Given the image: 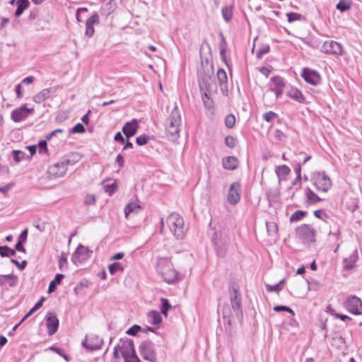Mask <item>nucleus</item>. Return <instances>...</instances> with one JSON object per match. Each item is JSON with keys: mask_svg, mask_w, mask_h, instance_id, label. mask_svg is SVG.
Masks as SVG:
<instances>
[{"mask_svg": "<svg viewBox=\"0 0 362 362\" xmlns=\"http://www.w3.org/2000/svg\"><path fill=\"white\" fill-rule=\"evenodd\" d=\"M156 271L168 284H173L178 279V272L174 269L170 258L158 257Z\"/></svg>", "mask_w": 362, "mask_h": 362, "instance_id": "obj_1", "label": "nucleus"}, {"mask_svg": "<svg viewBox=\"0 0 362 362\" xmlns=\"http://www.w3.org/2000/svg\"><path fill=\"white\" fill-rule=\"evenodd\" d=\"M181 115L177 105H175L167 119L166 136L169 141H175L180 136Z\"/></svg>", "mask_w": 362, "mask_h": 362, "instance_id": "obj_2", "label": "nucleus"}, {"mask_svg": "<svg viewBox=\"0 0 362 362\" xmlns=\"http://www.w3.org/2000/svg\"><path fill=\"white\" fill-rule=\"evenodd\" d=\"M211 240L216 255L220 257H224L227 253L230 242V230L223 228L218 231H215Z\"/></svg>", "mask_w": 362, "mask_h": 362, "instance_id": "obj_3", "label": "nucleus"}, {"mask_svg": "<svg viewBox=\"0 0 362 362\" xmlns=\"http://www.w3.org/2000/svg\"><path fill=\"white\" fill-rule=\"evenodd\" d=\"M166 223L171 233L177 239H182L187 228L184 224V219L177 213H172L166 219Z\"/></svg>", "mask_w": 362, "mask_h": 362, "instance_id": "obj_4", "label": "nucleus"}, {"mask_svg": "<svg viewBox=\"0 0 362 362\" xmlns=\"http://www.w3.org/2000/svg\"><path fill=\"white\" fill-rule=\"evenodd\" d=\"M139 352L141 356L148 362L158 361L154 344L150 340H146L140 344Z\"/></svg>", "mask_w": 362, "mask_h": 362, "instance_id": "obj_5", "label": "nucleus"}, {"mask_svg": "<svg viewBox=\"0 0 362 362\" xmlns=\"http://www.w3.org/2000/svg\"><path fill=\"white\" fill-rule=\"evenodd\" d=\"M230 300L237 320L241 323L243 319L241 294L236 288H233L230 292Z\"/></svg>", "mask_w": 362, "mask_h": 362, "instance_id": "obj_6", "label": "nucleus"}, {"mask_svg": "<svg viewBox=\"0 0 362 362\" xmlns=\"http://www.w3.org/2000/svg\"><path fill=\"white\" fill-rule=\"evenodd\" d=\"M313 185L318 191L327 192L332 187L329 177L325 173H316L311 177Z\"/></svg>", "mask_w": 362, "mask_h": 362, "instance_id": "obj_7", "label": "nucleus"}, {"mask_svg": "<svg viewBox=\"0 0 362 362\" xmlns=\"http://www.w3.org/2000/svg\"><path fill=\"white\" fill-rule=\"evenodd\" d=\"M298 237L308 243L315 242V230L308 224H302L296 229Z\"/></svg>", "mask_w": 362, "mask_h": 362, "instance_id": "obj_8", "label": "nucleus"}, {"mask_svg": "<svg viewBox=\"0 0 362 362\" xmlns=\"http://www.w3.org/2000/svg\"><path fill=\"white\" fill-rule=\"evenodd\" d=\"M92 253V250L80 244L73 253L71 261L76 265L83 263L90 257Z\"/></svg>", "mask_w": 362, "mask_h": 362, "instance_id": "obj_9", "label": "nucleus"}, {"mask_svg": "<svg viewBox=\"0 0 362 362\" xmlns=\"http://www.w3.org/2000/svg\"><path fill=\"white\" fill-rule=\"evenodd\" d=\"M344 308L351 314L361 315L362 313V301L355 296H349L344 303Z\"/></svg>", "mask_w": 362, "mask_h": 362, "instance_id": "obj_10", "label": "nucleus"}, {"mask_svg": "<svg viewBox=\"0 0 362 362\" xmlns=\"http://www.w3.org/2000/svg\"><path fill=\"white\" fill-rule=\"evenodd\" d=\"M199 86L201 91L211 92L217 89L214 77L211 74L206 73H204L199 78Z\"/></svg>", "mask_w": 362, "mask_h": 362, "instance_id": "obj_11", "label": "nucleus"}, {"mask_svg": "<svg viewBox=\"0 0 362 362\" xmlns=\"http://www.w3.org/2000/svg\"><path fill=\"white\" fill-rule=\"evenodd\" d=\"M103 344V339L98 335L90 334L86 337V339L82 342V346L88 350L95 351L100 349Z\"/></svg>", "mask_w": 362, "mask_h": 362, "instance_id": "obj_12", "label": "nucleus"}, {"mask_svg": "<svg viewBox=\"0 0 362 362\" xmlns=\"http://www.w3.org/2000/svg\"><path fill=\"white\" fill-rule=\"evenodd\" d=\"M241 185L239 182H233L228 189L227 201L229 204L235 205L240 202Z\"/></svg>", "mask_w": 362, "mask_h": 362, "instance_id": "obj_13", "label": "nucleus"}, {"mask_svg": "<svg viewBox=\"0 0 362 362\" xmlns=\"http://www.w3.org/2000/svg\"><path fill=\"white\" fill-rule=\"evenodd\" d=\"M322 52L329 54L343 55L342 45L336 41H325L322 46Z\"/></svg>", "mask_w": 362, "mask_h": 362, "instance_id": "obj_14", "label": "nucleus"}, {"mask_svg": "<svg viewBox=\"0 0 362 362\" xmlns=\"http://www.w3.org/2000/svg\"><path fill=\"white\" fill-rule=\"evenodd\" d=\"M34 110L33 108H28L25 104L21 107L13 110L11 117L13 122H19L25 119Z\"/></svg>", "mask_w": 362, "mask_h": 362, "instance_id": "obj_15", "label": "nucleus"}, {"mask_svg": "<svg viewBox=\"0 0 362 362\" xmlns=\"http://www.w3.org/2000/svg\"><path fill=\"white\" fill-rule=\"evenodd\" d=\"M301 76L307 83L313 86H317L321 81L320 74L316 71L308 68H304L303 69Z\"/></svg>", "mask_w": 362, "mask_h": 362, "instance_id": "obj_16", "label": "nucleus"}, {"mask_svg": "<svg viewBox=\"0 0 362 362\" xmlns=\"http://www.w3.org/2000/svg\"><path fill=\"white\" fill-rule=\"evenodd\" d=\"M46 325L47 328V332L49 336L55 334L59 327V320L57 315L52 312H49L46 316Z\"/></svg>", "mask_w": 362, "mask_h": 362, "instance_id": "obj_17", "label": "nucleus"}, {"mask_svg": "<svg viewBox=\"0 0 362 362\" xmlns=\"http://www.w3.org/2000/svg\"><path fill=\"white\" fill-rule=\"evenodd\" d=\"M47 173L50 179L58 178L65 175L66 168L59 160V162L50 165L47 169Z\"/></svg>", "mask_w": 362, "mask_h": 362, "instance_id": "obj_18", "label": "nucleus"}, {"mask_svg": "<svg viewBox=\"0 0 362 362\" xmlns=\"http://www.w3.org/2000/svg\"><path fill=\"white\" fill-rule=\"evenodd\" d=\"M139 128V121L136 119H132L130 122H127L122 127V132L127 139H129L136 134Z\"/></svg>", "mask_w": 362, "mask_h": 362, "instance_id": "obj_19", "label": "nucleus"}, {"mask_svg": "<svg viewBox=\"0 0 362 362\" xmlns=\"http://www.w3.org/2000/svg\"><path fill=\"white\" fill-rule=\"evenodd\" d=\"M100 23V18L98 13H94L86 21V31L85 35L88 37H91L95 33L94 25Z\"/></svg>", "mask_w": 362, "mask_h": 362, "instance_id": "obj_20", "label": "nucleus"}, {"mask_svg": "<svg viewBox=\"0 0 362 362\" xmlns=\"http://www.w3.org/2000/svg\"><path fill=\"white\" fill-rule=\"evenodd\" d=\"M271 81L274 84V87L269 88V90L274 92L276 95V97L279 98L283 93V89L285 87V83L282 77L279 76H276L272 77Z\"/></svg>", "mask_w": 362, "mask_h": 362, "instance_id": "obj_21", "label": "nucleus"}, {"mask_svg": "<svg viewBox=\"0 0 362 362\" xmlns=\"http://www.w3.org/2000/svg\"><path fill=\"white\" fill-rule=\"evenodd\" d=\"M54 92L55 90L53 88H45L33 96V101L39 104L42 103L49 98Z\"/></svg>", "mask_w": 362, "mask_h": 362, "instance_id": "obj_22", "label": "nucleus"}, {"mask_svg": "<svg viewBox=\"0 0 362 362\" xmlns=\"http://www.w3.org/2000/svg\"><path fill=\"white\" fill-rule=\"evenodd\" d=\"M217 78L221 91L225 93H228V77L224 69L220 68L217 71Z\"/></svg>", "mask_w": 362, "mask_h": 362, "instance_id": "obj_23", "label": "nucleus"}, {"mask_svg": "<svg viewBox=\"0 0 362 362\" xmlns=\"http://www.w3.org/2000/svg\"><path fill=\"white\" fill-rule=\"evenodd\" d=\"M223 167L228 170H234L238 168V160L235 156L225 157L222 159Z\"/></svg>", "mask_w": 362, "mask_h": 362, "instance_id": "obj_24", "label": "nucleus"}, {"mask_svg": "<svg viewBox=\"0 0 362 362\" xmlns=\"http://www.w3.org/2000/svg\"><path fill=\"white\" fill-rule=\"evenodd\" d=\"M286 95L300 103H304L305 102V96L298 88H291L287 92Z\"/></svg>", "mask_w": 362, "mask_h": 362, "instance_id": "obj_25", "label": "nucleus"}, {"mask_svg": "<svg viewBox=\"0 0 362 362\" xmlns=\"http://www.w3.org/2000/svg\"><path fill=\"white\" fill-rule=\"evenodd\" d=\"M80 159L78 154L77 153H71L70 155H67L60 160L62 164L65 167L66 172L67 171V167L69 165H73L76 163Z\"/></svg>", "mask_w": 362, "mask_h": 362, "instance_id": "obj_26", "label": "nucleus"}, {"mask_svg": "<svg viewBox=\"0 0 362 362\" xmlns=\"http://www.w3.org/2000/svg\"><path fill=\"white\" fill-rule=\"evenodd\" d=\"M132 348L135 349L133 340L129 339L123 341L122 346V355L124 359L128 358L131 355Z\"/></svg>", "mask_w": 362, "mask_h": 362, "instance_id": "obj_27", "label": "nucleus"}, {"mask_svg": "<svg viewBox=\"0 0 362 362\" xmlns=\"http://www.w3.org/2000/svg\"><path fill=\"white\" fill-rule=\"evenodd\" d=\"M18 278L14 274L0 275V284L1 286L8 284L10 286H14L16 284Z\"/></svg>", "mask_w": 362, "mask_h": 362, "instance_id": "obj_28", "label": "nucleus"}, {"mask_svg": "<svg viewBox=\"0 0 362 362\" xmlns=\"http://www.w3.org/2000/svg\"><path fill=\"white\" fill-rule=\"evenodd\" d=\"M235 319L236 318H230L229 319H223V327L227 334L230 336H233L235 331Z\"/></svg>", "mask_w": 362, "mask_h": 362, "instance_id": "obj_29", "label": "nucleus"}, {"mask_svg": "<svg viewBox=\"0 0 362 362\" xmlns=\"http://www.w3.org/2000/svg\"><path fill=\"white\" fill-rule=\"evenodd\" d=\"M16 4L17 8L15 11V16L18 18L30 6V1L28 0H18Z\"/></svg>", "mask_w": 362, "mask_h": 362, "instance_id": "obj_30", "label": "nucleus"}, {"mask_svg": "<svg viewBox=\"0 0 362 362\" xmlns=\"http://www.w3.org/2000/svg\"><path fill=\"white\" fill-rule=\"evenodd\" d=\"M148 322L153 325H159L162 322L160 314L156 310H151L147 315Z\"/></svg>", "mask_w": 362, "mask_h": 362, "instance_id": "obj_31", "label": "nucleus"}, {"mask_svg": "<svg viewBox=\"0 0 362 362\" xmlns=\"http://www.w3.org/2000/svg\"><path fill=\"white\" fill-rule=\"evenodd\" d=\"M305 196H306V199H307V202L310 204H315L317 202H319L320 201H322V199L318 197L311 189H310L309 187H307L305 189Z\"/></svg>", "mask_w": 362, "mask_h": 362, "instance_id": "obj_32", "label": "nucleus"}, {"mask_svg": "<svg viewBox=\"0 0 362 362\" xmlns=\"http://www.w3.org/2000/svg\"><path fill=\"white\" fill-rule=\"evenodd\" d=\"M64 278V275L62 274H56L54 279L52 281H51L49 283L47 293H53L56 290L57 286L61 284V281Z\"/></svg>", "mask_w": 362, "mask_h": 362, "instance_id": "obj_33", "label": "nucleus"}, {"mask_svg": "<svg viewBox=\"0 0 362 362\" xmlns=\"http://www.w3.org/2000/svg\"><path fill=\"white\" fill-rule=\"evenodd\" d=\"M222 315L223 319L236 318L233 309L227 303L223 305Z\"/></svg>", "mask_w": 362, "mask_h": 362, "instance_id": "obj_34", "label": "nucleus"}, {"mask_svg": "<svg viewBox=\"0 0 362 362\" xmlns=\"http://www.w3.org/2000/svg\"><path fill=\"white\" fill-rule=\"evenodd\" d=\"M221 36L222 37V40H221V42L220 43V55H221V59H223V61L225 62V64H226V66L229 68V64L226 59V41L223 35V34L221 33Z\"/></svg>", "mask_w": 362, "mask_h": 362, "instance_id": "obj_35", "label": "nucleus"}, {"mask_svg": "<svg viewBox=\"0 0 362 362\" xmlns=\"http://www.w3.org/2000/svg\"><path fill=\"white\" fill-rule=\"evenodd\" d=\"M351 0H340L337 4L336 8L341 12H345L351 8Z\"/></svg>", "mask_w": 362, "mask_h": 362, "instance_id": "obj_36", "label": "nucleus"}, {"mask_svg": "<svg viewBox=\"0 0 362 362\" xmlns=\"http://www.w3.org/2000/svg\"><path fill=\"white\" fill-rule=\"evenodd\" d=\"M140 206L135 203L128 204L124 208L125 217L127 218L131 213H138Z\"/></svg>", "mask_w": 362, "mask_h": 362, "instance_id": "obj_37", "label": "nucleus"}, {"mask_svg": "<svg viewBox=\"0 0 362 362\" xmlns=\"http://www.w3.org/2000/svg\"><path fill=\"white\" fill-rule=\"evenodd\" d=\"M222 16L226 22H229L233 16V6H226L222 8Z\"/></svg>", "mask_w": 362, "mask_h": 362, "instance_id": "obj_38", "label": "nucleus"}, {"mask_svg": "<svg viewBox=\"0 0 362 362\" xmlns=\"http://www.w3.org/2000/svg\"><path fill=\"white\" fill-rule=\"evenodd\" d=\"M266 225L268 235L270 236H276L278 233L277 224L274 221H271L267 222Z\"/></svg>", "mask_w": 362, "mask_h": 362, "instance_id": "obj_39", "label": "nucleus"}, {"mask_svg": "<svg viewBox=\"0 0 362 362\" xmlns=\"http://www.w3.org/2000/svg\"><path fill=\"white\" fill-rule=\"evenodd\" d=\"M11 153H12V156H13V160L16 163H18L21 161H22V160H23L24 159L26 158L25 153L23 151H21V150H13L11 152Z\"/></svg>", "mask_w": 362, "mask_h": 362, "instance_id": "obj_40", "label": "nucleus"}, {"mask_svg": "<svg viewBox=\"0 0 362 362\" xmlns=\"http://www.w3.org/2000/svg\"><path fill=\"white\" fill-rule=\"evenodd\" d=\"M290 172V168L286 165L278 166L276 169V173L279 178L288 175Z\"/></svg>", "mask_w": 362, "mask_h": 362, "instance_id": "obj_41", "label": "nucleus"}, {"mask_svg": "<svg viewBox=\"0 0 362 362\" xmlns=\"http://www.w3.org/2000/svg\"><path fill=\"white\" fill-rule=\"evenodd\" d=\"M108 270L112 275H114L117 272H123L124 267L120 262H114L108 266Z\"/></svg>", "mask_w": 362, "mask_h": 362, "instance_id": "obj_42", "label": "nucleus"}, {"mask_svg": "<svg viewBox=\"0 0 362 362\" xmlns=\"http://www.w3.org/2000/svg\"><path fill=\"white\" fill-rule=\"evenodd\" d=\"M284 283V279L280 281L278 284H276L275 285H269L266 284V289L268 292H276L279 293L281 291L283 288V284Z\"/></svg>", "mask_w": 362, "mask_h": 362, "instance_id": "obj_43", "label": "nucleus"}, {"mask_svg": "<svg viewBox=\"0 0 362 362\" xmlns=\"http://www.w3.org/2000/svg\"><path fill=\"white\" fill-rule=\"evenodd\" d=\"M269 51V45L268 44H262L259 46L257 52L256 57L259 59L263 57V55L267 54Z\"/></svg>", "mask_w": 362, "mask_h": 362, "instance_id": "obj_44", "label": "nucleus"}, {"mask_svg": "<svg viewBox=\"0 0 362 362\" xmlns=\"http://www.w3.org/2000/svg\"><path fill=\"white\" fill-rule=\"evenodd\" d=\"M171 305L169 302V300L166 298H161V306H160V311L161 313L165 315H168V311L171 309Z\"/></svg>", "mask_w": 362, "mask_h": 362, "instance_id": "obj_45", "label": "nucleus"}, {"mask_svg": "<svg viewBox=\"0 0 362 362\" xmlns=\"http://www.w3.org/2000/svg\"><path fill=\"white\" fill-rule=\"evenodd\" d=\"M307 212L301 210L296 211L291 216H290L291 222H296L301 220L304 216H305Z\"/></svg>", "mask_w": 362, "mask_h": 362, "instance_id": "obj_46", "label": "nucleus"}, {"mask_svg": "<svg viewBox=\"0 0 362 362\" xmlns=\"http://www.w3.org/2000/svg\"><path fill=\"white\" fill-rule=\"evenodd\" d=\"M344 268L346 270H350V269H353L354 267H355V266H356L355 257H351L349 259L345 258L344 259Z\"/></svg>", "mask_w": 362, "mask_h": 362, "instance_id": "obj_47", "label": "nucleus"}, {"mask_svg": "<svg viewBox=\"0 0 362 362\" xmlns=\"http://www.w3.org/2000/svg\"><path fill=\"white\" fill-rule=\"evenodd\" d=\"M235 123V117L233 114L228 115L225 118L226 126L230 129L233 128Z\"/></svg>", "mask_w": 362, "mask_h": 362, "instance_id": "obj_48", "label": "nucleus"}, {"mask_svg": "<svg viewBox=\"0 0 362 362\" xmlns=\"http://www.w3.org/2000/svg\"><path fill=\"white\" fill-rule=\"evenodd\" d=\"M140 331H143V328H141V326L138 325H134L127 329L126 333L129 335L136 336L137 333Z\"/></svg>", "mask_w": 362, "mask_h": 362, "instance_id": "obj_49", "label": "nucleus"}, {"mask_svg": "<svg viewBox=\"0 0 362 362\" xmlns=\"http://www.w3.org/2000/svg\"><path fill=\"white\" fill-rule=\"evenodd\" d=\"M117 187L115 182L107 184L104 186L105 192L110 196L115 193V192L117 190Z\"/></svg>", "mask_w": 362, "mask_h": 362, "instance_id": "obj_50", "label": "nucleus"}, {"mask_svg": "<svg viewBox=\"0 0 362 362\" xmlns=\"http://www.w3.org/2000/svg\"><path fill=\"white\" fill-rule=\"evenodd\" d=\"M286 16L288 18V21L289 23H293L296 21H299L301 18V15L298 13L290 12L286 13Z\"/></svg>", "mask_w": 362, "mask_h": 362, "instance_id": "obj_51", "label": "nucleus"}, {"mask_svg": "<svg viewBox=\"0 0 362 362\" xmlns=\"http://www.w3.org/2000/svg\"><path fill=\"white\" fill-rule=\"evenodd\" d=\"M86 131L84 126L81 123H77L69 132L71 134L83 133Z\"/></svg>", "mask_w": 362, "mask_h": 362, "instance_id": "obj_52", "label": "nucleus"}, {"mask_svg": "<svg viewBox=\"0 0 362 362\" xmlns=\"http://www.w3.org/2000/svg\"><path fill=\"white\" fill-rule=\"evenodd\" d=\"M277 117V114L273 111L267 112L262 116L263 119L267 122H272V120Z\"/></svg>", "mask_w": 362, "mask_h": 362, "instance_id": "obj_53", "label": "nucleus"}, {"mask_svg": "<svg viewBox=\"0 0 362 362\" xmlns=\"http://www.w3.org/2000/svg\"><path fill=\"white\" fill-rule=\"evenodd\" d=\"M273 309L276 312H281V311L288 312V313H291L292 315V316H293L295 315L293 310L291 308H290L289 307L286 306V305H276L274 307Z\"/></svg>", "mask_w": 362, "mask_h": 362, "instance_id": "obj_54", "label": "nucleus"}, {"mask_svg": "<svg viewBox=\"0 0 362 362\" xmlns=\"http://www.w3.org/2000/svg\"><path fill=\"white\" fill-rule=\"evenodd\" d=\"M205 92L202 94V100L204 104V106L207 108H209L211 105V101L210 100V93L208 91L204 90Z\"/></svg>", "mask_w": 362, "mask_h": 362, "instance_id": "obj_55", "label": "nucleus"}, {"mask_svg": "<svg viewBox=\"0 0 362 362\" xmlns=\"http://www.w3.org/2000/svg\"><path fill=\"white\" fill-rule=\"evenodd\" d=\"M225 144L228 147L233 148L236 146V139L232 136H227L225 138Z\"/></svg>", "mask_w": 362, "mask_h": 362, "instance_id": "obj_56", "label": "nucleus"}, {"mask_svg": "<svg viewBox=\"0 0 362 362\" xmlns=\"http://www.w3.org/2000/svg\"><path fill=\"white\" fill-rule=\"evenodd\" d=\"M39 153L43 154L47 152V144L46 140H40L38 142Z\"/></svg>", "mask_w": 362, "mask_h": 362, "instance_id": "obj_57", "label": "nucleus"}, {"mask_svg": "<svg viewBox=\"0 0 362 362\" xmlns=\"http://www.w3.org/2000/svg\"><path fill=\"white\" fill-rule=\"evenodd\" d=\"M314 216L320 219L325 221L326 218H328L327 214L325 212L323 209H317L314 211Z\"/></svg>", "mask_w": 362, "mask_h": 362, "instance_id": "obj_58", "label": "nucleus"}, {"mask_svg": "<svg viewBox=\"0 0 362 362\" xmlns=\"http://www.w3.org/2000/svg\"><path fill=\"white\" fill-rule=\"evenodd\" d=\"M148 136L146 134L141 135L136 138V142L139 146H144L148 143Z\"/></svg>", "mask_w": 362, "mask_h": 362, "instance_id": "obj_59", "label": "nucleus"}, {"mask_svg": "<svg viewBox=\"0 0 362 362\" xmlns=\"http://www.w3.org/2000/svg\"><path fill=\"white\" fill-rule=\"evenodd\" d=\"M11 262L15 264L20 270H23L27 266L26 260H23L21 262H19L18 260L15 259H11Z\"/></svg>", "mask_w": 362, "mask_h": 362, "instance_id": "obj_60", "label": "nucleus"}, {"mask_svg": "<svg viewBox=\"0 0 362 362\" xmlns=\"http://www.w3.org/2000/svg\"><path fill=\"white\" fill-rule=\"evenodd\" d=\"M67 262V254L62 252L60 255V257L59 258V268L62 269V267L64 264H66Z\"/></svg>", "mask_w": 362, "mask_h": 362, "instance_id": "obj_61", "label": "nucleus"}, {"mask_svg": "<svg viewBox=\"0 0 362 362\" xmlns=\"http://www.w3.org/2000/svg\"><path fill=\"white\" fill-rule=\"evenodd\" d=\"M95 203V197L93 194H88L84 200V204L86 205H93Z\"/></svg>", "mask_w": 362, "mask_h": 362, "instance_id": "obj_62", "label": "nucleus"}, {"mask_svg": "<svg viewBox=\"0 0 362 362\" xmlns=\"http://www.w3.org/2000/svg\"><path fill=\"white\" fill-rule=\"evenodd\" d=\"M128 358L129 360H132V362H141V361L138 357V356L136 353V350L133 349L132 348V351H131V355L129 356Z\"/></svg>", "mask_w": 362, "mask_h": 362, "instance_id": "obj_63", "label": "nucleus"}, {"mask_svg": "<svg viewBox=\"0 0 362 362\" xmlns=\"http://www.w3.org/2000/svg\"><path fill=\"white\" fill-rule=\"evenodd\" d=\"M28 238V229L23 230L18 236V241L25 243Z\"/></svg>", "mask_w": 362, "mask_h": 362, "instance_id": "obj_64", "label": "nucleus"}]
</instances>
